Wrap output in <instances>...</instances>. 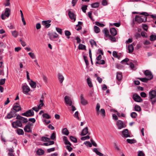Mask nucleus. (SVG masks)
<instances>
[{"label":"nucleus","mask_w":156,"mask_h":156,"mask_svg":"<svg viewBox=\"0 0 156 156\" xmlns=\"http://www.w3.org/2000/svg\"><path fill=\"white\" fill-rule=\"evenodd\" d=\"M95 23L96 25L100 27H103L105 26L104 24L101 23L99 22H96Z\"/></svg>","instance_id":"nucleus-45"},{"label":"nucleus","mask_w":156,"mask_h":156,"mask_svg":"<svg viewBox=\"0 0 156 156\" xmlns=\"http://www.w3.org/2000/svg\"><path fill=\"white\" fill-rule=\"evenodd\" d=\"M127 142L129 144H132L136 142V141L134 139H127L126 140Z\"/></svg>","instance_id":"nucleus-42"},{"label":"nucleus","mask_w":156,"mask_h":156,"mask_svg":"<svg viewBox=\"0 0 156 156\" xmlns=\"http://www.w3.org/2000/svg\"><path fill=\"white\" fill-rule=\"evenodd\" d=\"M56 31L59 33L60 34H62V30L61 29H60L58 27H56Z\"/></svg>","instance_id":"nucleus-55"},{"label":"nucleus","mask_w":156,"mask_h":156,"mask_svg":"<svg viewBox=\"0 0 156 156\" xmlns=\"http://www.w3.org/2000/svg\"><path fill=\"white\" fill-rule=\"evenodd\" d=\"M101 4L103 6H106L108 4V2L106 0H103L102 1Z\"/></svg>","instance_id":"nucleus-54"},{"label":"nucleus","mask_w":156,"mask_h":156,"mask_svg":"<svg viewBox=\"0 0 156 156\" xmlns=\"http://www.w3.org/2000/svg\"><path fill=\"white\" fill-rule=\"evenodd\" d=\"M141 34V36L143 37V38L147 37V34L146 32H142Z\"/></svg>","instance_id":"nucleus-59"},{"label":"nucleus","mask_w":156,"mask_h":156,"mask_svg":"<svg viewBox=\"0 0 156 156\" xmlns=\"http://www.w3.org/2000/svg\"><path fill=\"white\" fill-rule=\"evenodd\" d=\"M42 116L43 118L47 119L51 118V116L47 113H44L43 114Z\"/></svg>","instance_id":"nucleus-46"},{"label":"nucleus","mask_w":156,"mask_h":156,"mask_svg":"<svg viewBox=\"0 0 156 156\" xmlns=\"http://www.w3.org/2000/svg\"><path fill=\"white\" fill-rule=\"evenodd\" d=\"M100 106L99 103H98L97 104L96 106V111L97 115H99L100 113Z\"/></svg>","instance_id":"nucleus-23"},{"label":"nucleus","mask_w":156,"mask_h":156,"mask_svg":"<svg viewBox=\"0 0 156 156\" xmlns=\"http://www.w3.org/2000/svg\"><path fill=\"white\" fill-rule=\"evenodd\" d=\"M22 88L23 93L25 94H27L28 92L30 91L29 87L27 85H22Z\"/></svg>","instance_id":"nucleus-8"},{"label":"nucleus","mask_w":156,"mask_h":156,"mask_svg":"<svg viewBox=\"0 0 156 156\" xmlns=\"http://www.w3.org/2000/svg\"><path fill=\"white\" fill-rule=\"evenodd\" d=\"M89 42L92 47H93V46L94 45L96 47L97 46L96 42L94 40H91Z\"/></svg>","instance_id":"nucleus-41"},{"label":"nucleus","mask_w":156,"mask_h":156,"mask_svg":"<svg viewBox=\"0 0 156 156\" xmlns=\"http://www.w3.org/2000/svg\"><path fill=\"white\" fill-rule=\"evenodd\" d=\"M23 116L29 117L33 116L34 115V113L32 109H29L25 112L21 114Z\"/></svg>","instance_id":"nucleus-4"},{"label":"nucleus","mask_w":156,"mask_h":156,"mask_svg":"<svg viewBox=\"0 0 156 156\" xmlns=\"http://www.w3.org/2000/svg\"><path fill=\"white\" fill-rule=\"evenodd\" d=\"M71 145H67L66 146V148L68 150V151L69 152L71 151L73 149L72 148L70 147Z\"/></svg>","instance_id":"nucleus-61"},{"label":"nucleus","mask_w":156,"mask_h":156,"mask_svg":"<svg viewBox=\"0 0 156 156\" xmlns=\"http://www.w3.org/2000/svg\"><path fill=\"white\" fill-rule=\"evenodd\" d=\"M80 103L83 105H86L88 103L87 101L84 99L83 94H81L80 95Z\"/></svg>","instance_id":"nucleus-11"},{"label":"nucleus","mask_w":156,"mask_h":156,"mask_svg":"<svg viewBox=\"0 0 156 156\" xmlns=\"http://www.w3.org/2000/svg\"><path fill=\"white\" fill-rule=\"evenodd\" d=\"M36 153L39 155H41L44 153V151L41 149H39L37 151Z\"/></svg>","instance_id":"nucleus-29"},{"label":"nucleus","mask_w":156,"mask_h":156,"mask_svg":"<svg viewBox=\"0 0 156 156\" xmlns=\"http://www.w3.org/2000/svg\"><path fill=\"white\" fill-rule=\"evenodd\" d=\"M138 79H139V80L142 81V82H145V83H147V81L149 80H150L147 78H138Z\"/></svg>","instance_id":"nucleus-39"},{"label":"nucleus","mask_w":156,"mask_h":156,"mask_svg":"<svg viewBox=\"0 0 156 156\" xmlns=\"http://www.w3.org/2000/svg\"><path fill=\"white\" fill-rule=\"evenodd\" d=\"M105 63V61L103 60H101L99 61H98L96 62V64H104Z\"/></svg>","instance_id":"nucleus-43"},{"label":"nucleus","mask_w":156,"mask_h":156,"mask_svg":"<svg viewBox=\"0 0 156 156\" xmlns=\"http://www.w3.org/2000/svg\"><path fill=\"white\" fill-rule=\"evenodd\" d=\"M102 32L104 34L105 36L106 37H108L110 38V39H115L114 37L110 35L109 30L107 28H104Z\"/></svg>","instance_id":"nucleus-10"},{"label":"nucleus","mask_w":156,"mask_h":156,"mask_svg":"<svg viewBox=\"0 0 156 156\" xmlns=\"http://www.w3.org/2000/svg\"><path fill=\"white\" fill-rule=\"evenodd\" d=\"M63 139L65 144L69 145H72L70 143L68 140L66 136H64Z\"/></svg>","instance_id":"nucleus-28"},{"label":"nucleus","mask_w":156,"mask_h":156,"mask_svg":"<svg viewBox=\"0 0 156 156\" xmlns=\"http://www.w3.org/2000/svg\"><path fill=\"white\" fill-rule=\"evenodd\" d=\"M116 125L119 129H121L126 127V124L122 121L119 120L117 122Z\"/></svg>","instance_id":"nucleus-7"},{"label":"nucleus","mask_w":156,"mask_h":156,"mask_svg":"<svg viewBox=\"0 0 156 156\" xmlns=\"http://www.w3.org/2000/svg\"><path fill=\"white\" fill-rule=\"evenodd\" d=\"M69 139L71 141L74 143H76L77 142V139L72 136H70Z\"/></svg>","instance_id":"nucleus-38"},{"label":"nucleus","mask_w":156,"mask_h":156,"mask_svg":"<svg viewBox=\"0 0 156 156\" xmlns=\"http://www.w3.org/2000/svg\"><path fill=\"white\" fill-rule=\"evenodd\" d=\"M137 115V113L135 112H132L131 113L130 116L133 118H135Z\"/></svg>","instance_id":"nucleus-49"},{"label":"nucleus","mask_w":156,"mask_h":156,"mask_svg":"<svg viewBox=\"0 0 156 156\" xmlns=\"http://www.w3.org/2000/svg\"><path fill=\"white\" fill-rule=\"evenodd\" d=\"M88 133V128L87 127H86L83 129L81 133V135L84 136Z\"/></svg>","instance_id":"nucleus-22"},{"label":"nucleus","mask_w":156,"mask_h":156,"mask_svg":"<svg viewBox=\"0 0 156 156\" xmlns=\"http://www.w3.org/2000/svg\"><path fill=\"white\" fill-rule=\"evenodd\" d=\"M87 5H83L82 7V10L84 12H86V10L87 9Z\"/></svg>","instance_id":"nucleus-48"},{"label":"nucleus","mask_w":156,"mask_h":156,"mask_svg":"<svg viewBox=\"0 0 156 156\" xmlns=\"http://www.w3.org/2000/svg\"><path fill=\"white\" fill-rule=\"evenodd\" d=\"M31 124L30 122H29L28 124L24 128L25 132H31L32 130L30 128Z\"/></svg>","instance_id":"nucleus-17"},{"label":"nucleus","mask_w":156,"mask_h":156,"mask_svg":"<svg viewBox=\"0 0 156 156\" xmlns=\"http://www.w3.org/2000/svg\"><path fill=\"white\" fill-rule=\"evenodd\" d=\"M28 55L32 59L35 58H36L35 55L32 52H29L28 53Z\"/></svg>","instance_id":"nucleus-57"},{"label":"nucleus","mask_w":156,"mask_h":156,"mask_svg":"<svg viewBox=\"0 0 156 156\" xmlns=\"http://www.w3.org/2000/svg\"><path fill=\"white\" fill-rule=\"evenodd\" d=\"M56 137L55 133V132H53L51 135L50 137L51 139V140H54Z\"/></svg>","instance_id":"nucleus-58"},{"label":"nucleus","mask_w":156,"mask_h":156,"mask_svg":"<svg viewBox=\"0 0 156 156\" xmlns=\"http://www.w3.org/2000/svg\"><path fill=\"white\" fill-rule=\"evenodd\" d=\"M116 78L118 81L121 80L122 79V73L121 72H117V73Z\"/></svg>","instance_id":"nucleus-27"},{"label":"nucleus","mask_w":156,"mask_h":156,"mask_svg":"<svg viewBox=\"0 0 156 156\" xmlns=\"http://www.w3.org/2000/svg\"><path fill=\"white\" fill-rule=\"evenodd\" d=\"M48 35H49L50 38H56L58 37V35L55 32L49 33Z\"/></svg>","instance_id":"nucleus-18"},{"label":"nucleus","mask_w":156,"mask_h":156,"mask_svg":"<svg viewBox=\"0 0 156 156\" xmlns=\"http://www.w3.org/2000/svg\"><path fill=\"white\" fill-rule=\"evenodd\" d=\"M109 24L110 26H114L117 27H119L121 25L120 23H110Z\"/></svg>","instance_id":"nucleus-44"},{"label":"nucleus","mask_w":156,"mask_h":156,"mask_svg":"<svg viewBox=\"0 0 156 156\" xmlns=\"http://www.w3.org/2000/svg\"><path fill=\"white\" fill-rule=\"evenodd\" d=\"M112 55L115 58H117L119 59L120 58V56L117 55V52L115 51H113V52Z\"/></svg>","instance_id":"nucleus-50"},{"label":"nucleus","mask_w":156,"mask_h":156,"mask_svg":"<svg viewBox=\"0 0 156 156\" xmlns=\"http://www.w3.org/2000/svg\"><path fill=\"white\" fill-rule=\"evenodd\" d=\"M140 96L143 98H145L147 97L146 94L144 92H142L140 94Z\"/></svg>","instance_id":"nucleus-62"},{"label":"nucleus","mask_w":156,"mask_h":156,"mask_svg":"<svg viewBox=\"0 0 156 156\" xmlns=\"http://www.w3.org/2000/svg\"><path fill=\"white\" fill-rule=\"evenodd\" d=\"M62 133L68 136L69 133V132L66 128H64L62 130Z\"/></svg>","instance_id":"nucleus-30"},{"label":"nucleus","mask_w":156,"mask_h":156,"mask_svg":"<svg viewBox=\"0 0 156 156\" xmlns=\"http://www.w3.org/2000/svg\"><path fill=\"white\" fill-rule=\"evenodd\" d=\"M51 22V21L50 20L43 21L42 22V24L44 26L45 28H48L51 25V24L50 23Z\"/></svg>","instance_id":"nucleus-16"},{"label":"nucleus","mask_w":156,"mask_h":156,"mask_svg":"<svg viewBox=\"0 0 156 156\" xmlns=\"http://www.w3.org/2000/svg\"><path fill=\"white\" fill-rule=\"evenodd\" d=\"M31 82L30 83V86L33 88H35L36 87V83L34 82L32 80H30Z\"/></svg>","instance_id":"nucleus-33"},{"label":"nucleus","mask_w":156,"mask_h":156,"mask_svg":"<svg viewBox=\"0 0 156 156\" xmlns=\"http://www.w3.org/2000/svg\"><path fill=\"white\" fill-rule=\"evenodd\" d=\"M58 78L60 82L62 83L64 80V77L62 74L60 73L58 74Z\"/></svg>","instance_id":"nucleus-25"},{"label":"nucleus","mask_w":156,"mask_h":156,"mask_svg":"<svg viewBox=\"0 0 156 156\" xmlns=\"http://www.w3.org/2000/svg\"><path fill=\"white\" fill-rule=\"evenodd\" d=\"M50 140V139L48 137L43 136L41 139V140L44 142H46Z\"/></svg>","instance_id":"nucleus-47"},{"label":"nucleus","mask_w":156,"mask_h":156,"mask_svg":"<svg viewBox=\"0 0 156 156\" xmlns=\"http://www.w3.org/2000/svg\"><path fill=\"white\" fill-rule=\"evenodd\" d=\"M110 31L112 36H114L117 34V31L116 29L114 28H112L110 29Z\"/></svg>","instance_id":"nucleus-20"},{"label":"nucleus","mask_w":156,"mask_h":156,"mask_svg":"<svg viewBox=\"0 0 156 156\" xmlns=\"http://www.w3.org/2000/svg\"><path fill=\"white\" fill-rule=\"evenodd\" d=\"M135 110L136 111L140 112L141 110V109L140 106L137 105H135L134 107Z\"/></svg>","instance_id":"nucleus-35"},{"label":"nucleus","mask_w":156,"mask_h":156,"mask_svg":"<svg viewBox=\"0 0 156 156\" xmlns=\"http://www.w3.org/2000/svg\"><path fill=\"white\" fill-rule=\"evenodd\" d=\"M65 34L67 37V38H69V36L71 35V33L68 30H66L65 31Z\"/></svg>","instance_id":"nucleus-51"},{"label":"nucleus","mask_w":156,"mask_h":156,"mask_svg":"<svg viewBox=\"0 0 156 156\" xmlns=\"http://www.w3.org/2000/svg\"><path fill=\"white\" fill-rule=\"evenodd\" d=\"M69 15L70 18L72 20H73V22H75L76 20V18L75 15L73 12L69 11Z\"/></svg>","instance_id":"nucleus-19"},{"label":"nucleus","mask_w":156,"mask_h":156,"mask_svg":"<svg viewBox=\"0 0 156 156\" xmlns=\"http://www.w3.org/2000/svg\"><path fill=\"white\" fill-rule=\"evenodd\" d=\"M78 48L80 50H86V46L81 44H79Z\"/></svg>","instance_id":"nucleus-34"},{"label":"nucleus","mask_w":156,"mask_h":156,"mask_svg":"<svg viewBox=\"0 0 156 156\" xmlns=\"http://www.w3.org/2000/svg\"><path fill=\"white\" fill-rule=\"evenodd\" d=\"M5 79H0V85H2L4 84L5 83Z\"/></svg>","instance_id":"nucleus-60"},{"label":"nucleus","mask_w":156,"mask_h":156,"mask_svg":"<svg viewBox=\"0 0 156 156\" xmlns=\"http://www.w3.org/2000/svg\"><path fill=\"white\" fill-rule=\"evenodd\" d=\"M12 125L15 128H16L18 127H22L23 126L21 122L19 120H17L16 121L13 122L12 123Z\"/></svg>","instance_id":"nucleus-6"},{"label":"nucleus","mask_w":156,"mask_h":156,"mask_svg":"<svg viewBox=\"0 0 156 156\" xmlns=\"http://www.w3.org/2000/svg\"><path fill=\"white\" fill-rule=\"evenodd\" d=\"M144 74L146 76H148L147 78L150 80L153 78V76L151 72L150 71L148 70H145L144 72Z\"/></svg>","instance_id":"nucleus-13"},{"label":"nucleus","mask_w":156,"mask_h":156,"mask_svg":"<svg viewBox=\"0 0 156 156\" xmlns=\"http://www.w3.org/2000/svg\"><path fill=\"white\" fill-rule=\"evenodd\" d=\"M17 115L16 112L15 111H14L12 109L10 112L7 114L5 118V119H10L16 116Z\"/></svg>","instance_id":"nucleus-5"},{"label":"nucleus","mask_w":156,"mask_h":156,"mask_svg":"<svg viewBox=\"0 0 156 156\" xmlns=\"http://www.w3.org/2000/svg\"><path fill=\"white\" fill-rule=\"evenodd\" d=\"M87 84L90 87H92L93 85L91 81L90 78H88L87 79Z\"/></svg>","instance_id":"nucleus-37"},{"label":"nucleus","mask_w":156,"mask_h":156,"mask_svg":"<svg viewBox=\"0 0 156 156\" xmlns=\"http://www.w3.org/2000/svg\"><path fill=\"white\" fill-rule=\"evenodd\" d=\"M84 59V60L85 62L86 63L87 66L89 65V62L88 60L87 59V57L85 56L84 55L83 56Z\"/></svg>","instance_id":"nucleus-56"},{"label":"nucleus","mask_w":156,"mask_h":156,"mask_svg":"<svg viewBox=\"0 0 156 156\" xmlns=\"http://www.w3.org/2000/svg\"><path fill=\"white\" fill-rule=\"evenodd\" d=\"M100 113L101 115L104 117L105 116V109L103 108H101L100 110Z\"/></svg>","instance_id":"nucleus-36"},{"label":"nucleus","mask_w":156,"mask_h":156,"mask_svg":"<svg viewBox=\"0 0 156 156\" xmlns=\"http://www.w3.org/2000/svg\"><path fill=\"white\" fill-rule=\"evenodd\" d=\"M10 10L9 8H5L4 13H2L1 15L2 19L4 20L6 18V17H9L10 15Z\"/></svg>","instance_id":"nucleus-3"},{"label":"nucleus","mask_w":156,"mask_h":156,"mask_svg":"<svg viewBox=\"0 0 156 156\" xmlns=\"http://www.w3.org/2000/svg\"><path fill=\"white\" fill-rule=\"evenodd\" d=\"M128 50L129 53H131L133 51L134 48L132 44L129 45L128 47Z\"/></svg>","instance_id":"nucleus-26"},{"label":"nucleus","mask_w":156,"mask_h":156,"mask_svg":"<svg viewBox=\"0 0 156 156\" xmlns=\"http://www.w3.org/2000/svg\"><path fill=\"white\" fill-rule=\"evenodd\" d=\"M14 111H15L16 112H19L21 110V108L20 106L14 105L13 106V108H12Z\"/></svg>","instance_id":"nucleus-21"},{"label":"nucleus","mask_w":156,"mask_h":156,"mask_svg":"<svg viewBox=\"0 0 156 156\" xmlns=\"http://www.w3.org/2000/svg\"><path fill=\"white\" fill-rule=\"evenodd\" d=\"M84 144L87 146H89L91 147L92 146V144L89 141H86L84 142Z\"/></svg>","instance_id":"nucleus-53"},{"label":"nucleus","mask_w":156,"mask_h":156,"mask_svg":"<svg viewBox=\"0 0 156 156\" xmlns=\"http://www.w3.org/2000/svg\"><path fill=\"white\" fill-rule=\"evenodd\" d=\"M140 14L144 16H136L135 17V21L139 23L145 22L147 20L146 16H149L148 13L146 12H142L140 13Z\"/></svg>","instance_id":"nucleus-1"},{"label":"nucleus","mask_w":156,"mask_h":156,"mask_svg":"<svg viewBox=\"0 0 156 156\" xmlns=\"http://www.w3.org/2000/svg\"><path fill=\"white\" fill-rule=\"evenodd\" d=\"M16 119L17 120H20L22 123H26L28 122L27 118L21 116L19 114L17 115Z\"/></svg>","instance_id":"nucleus-9"},{"label":"nucleus","mask_w":156,"mask_h":156,"mask_svg":"<svg viewBox=\"0 0 156 156\" xmlns=\"http://www.w3.org/2000/svg\"><path fill=\"white\" fill-rule=\"evenodd\" d=\"M149 101L151 102L152 105L156 102V91L155 90H151L149 93Z\"/></svg>","instance_id":"nucleus-2"},{"label":"nucleus","mask_w":156,"mask_h":156,"mask_svg":"<svg viewBox=\"0 0 156 156\" xmlns=\"http://www.w3.org/2000/svg\"><path fill=\"white\" fill-rule=\"evenodd\" d=\"M94 30L95 33H98L100 31V29L97 26H95L94 27Z\"/></svg>","instance_id":"nucleus-40"},{"label":"nucleus","mask_w":156,"mask_h":156,"mask_svg":"<svg viewBox=\"0 0 156 156\" xmlns=\"http://www.w3.org/2000/svg\"><path fill=\"white\" fill-rule=\"evenodd\" d=\"M90 138V137L89 136V135H87V136H86L82 137L81 138V139L82 140H86L89 139Z\"/></svg>","instance_id":"nucleus-52"},{"label":"nucleus","mask_w":156,"mask_h":156,"mask_svg":"<svg viewBox=\"0 0 156 156\" xmlns=\"http://www.w3.org/2000/svg\"><path fill=\"white\" fill-rule=\"evenodd\" d=\"M133 98L136 102H141L143 100L141 97L136 94H134L133 96Z\"/></svg>","instance_id":"nucleus-12"},{"label":"nucleus","mask_w":156,"mask_h":156,"mask_svg":"<svg viewBox=\"0 0 156 156\" xmlns=\"http://www.w3.org/2000/svg\"><path fill=\"white\" fill-rule=\"evenodd\" d=\"M20 41L21 44L22 45L23 47H24L26 46V44L25 41H24L23 40H20Z\"/></svg>","instance_id":"nucleus-63"},{"label":"nucleus","mask_w":156,"mask_h":156,"mask_svg":"<svg viewBox=\"0 0 156 156\" xmlns=\"http://www.w3.org/2000/svg\"><path fill=\"white\" fill-rule=\"evenodd\" d=\"M16 132L19 135H23L24 133L23 130L20 129H17L16 130Z\"/></svg>","instance_id":"nucleus-31"},{"label":"nucleus","mask_w":156,"mask_h":156,"mask_svg":"<svg viewBox=\"0 0 156 156\" xmlns=\"http://www.w3.org/2000/svg\"><path fill=\"white\" fill-rule=\"evenodd\" d=\"M11 33L12 36L15 38H16L17 37V36L19 35L18 33L16 30H15L13 31H12Z\"/></svg>","instance_id":"nucleus-32"},{"label":"nucleus","mask_w":156,"mask_h":156,"mask_svg":"<svg viewBox=\"0 0 156 156\" xmlns=\"http://www.w3.org/2000/svg\"><path fill=\"white\" fill-rule=\"evenodd\" d=\"M144 154L142 151H139L138 153V156H144Z\"/></svg>","instance_id":"nucleus-64"},{"label":"nucleus","mask_w":156,"mask_h":156,"mask_svg":"<svg viewBox=\"0 0 156 156\" xmlns=\"http://www.w3.org/2000/svg\"><path fill=\"white\" fill-rule=\"evenodd\" d=\"M99 2H96L91 4L90 5L92 8H97L99 7Z\"/></svg>","instance_id":"nucleus-24"},{"label":"nucleus","mask_w":156,"mask_h":156,"mask_svg":"<svg viewBox=\"0 0 156 156\" xmlns=\"http://www.w3.org/2000/svg\"><path fill=\"white\" fill-rule=\"evenodd\" d=\"M122 136L125 138L130 137V135L129 130L127 129H125L122 132Z\"/></svg>","instance_id":"nucleus-14"},{"label":"nucleus","mask_w":156,"mask_h":156,"mask_svg":"<svg viewBox=\"0 0 156 156\" xmlns=\"http://www.w3.org/2000/svg\"><path fill=\"white\" fill-rule=\"evenodd\" d=\"M64 100L66 103L69 106H71L72 102L70 98L67 96H66L64 98Z\"/></svg>","instance_id":"nucleus-15"}]
</instances>
